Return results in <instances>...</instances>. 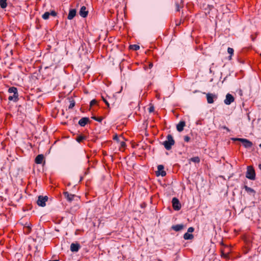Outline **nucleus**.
<instances>
[{"label":"nucleus","instance_id":"f257e3e1","mask_svg":"<svg viewBox=\"0 0 261 261\" xmlns=\"http://www.w3.org/2000/svg\"><path fill=\"white\" fill-rule=\"evenodd\" d=\"M166 139L167 140L162 144L166 150H170L172 148V146L174 145L175 140L171 134H168L166 137Z\"/></svg>","mask_w":261,"mask_h":261},{"label":"nucleus","instance_id":"f03ea898","mask_svg":"<svg viewBox=\"0 0 261 261\" xmlns=\"http://www.w3.org/2000/svg\"><path fill=\"white\" fill-rule=\"evenodd\" d=\"M256 177L255 172L254 168L252 166H248L247 167V172L246 177L250 180H255Z\"/></svg>","mask_w":261,"mask_h":261},{"label":"nucleus","instance_id":"7ed1b4c3","mask_svg":"<svg viewBox=\"0 0 261 261\" xmlns=\"http://www.w3.org/2000/svg\"><path fill=\"white\" fill-rule=\"evenodd\" d=\"M232 140L233 141H238L241 142L244 147L246 148H250L253 146L252 142L247 139L235 138H232Z\"/></svg>","mask_w":261,"mask_h":261},{"label":"nucleus","instance_id":"20e7f679","mask_svg":"<svg viewBox=\"0 0 261 261\" xmlns=\"http://www.w3.org/2000/svg\"><path fill=\"white\" fill-rule=\"evenodd\" d=\"M48 200V197L47 196H39L37 203L39 206L44 207L46 205V202Z\"/></svg>","mask_w":261,"mask_h":261},{"label":"nucleus","instance_id":"39448f33","mask_svg":"<svg viewBox=\"0 0 261 261\" xmlns=\"http://www.w3.org/2000/svg\"><path fill=\"white\" fill-rule=\"evenodd\" d=\"M172 207L174 210L179 211L181 208V204L178 198L173 197L172 200Z\"/></svg>","mask_w":261,"mask_h":261},{"label":"nucleus","instance_id":"423d86ee","mask_svg":"<svg viewBox=\"0 0 261 261\" xmlns=\"http://www.w3.org/2000/svg\"><path fill=\"white\" fill-rule=\"evenodd\" d=\"M164 166L163 165H159L158 166V171L155 172V174L157 176H162V177L166 175V172L164 170Z\"/></svg>","mask_w":261,"mask_h":261},{"label":"nucleus","instance_id":"0eeeda50","mask_svg":"<svg viewBox=\"0 0 261 261\" xmlns=\"http://www.w3.org/2000/svg\"><path fill=\"white\" fill-rule=\"evenodd\" d=\"M217 95L215 94L210 93L206 94V99L208 103L211 104L214 103V99H217Z\"/></svg>","mask_w":261,"mask_h":261},{"label":"nucleus","instance_id":"6e6552de","mask_svg":"<svg viewBox=\"0 0 261 261\" xmlns=\"http://www.w3.org/2000/svg\"><path fill=\"white\" fill-rule=\"evenodd\" d=\"M234 100V98L232 95L229 93H227L226 95V98L224 100V102L225 104L227 105H230L232 102H233Z\"/></svg>","mask_w":261,"mask_h":261},{"label":"nucleus","instance_id":"1a4fd4ad","mask_svg":"<svg viewBox=\"0 0 261 261\" xmlns=\"http://www.w3.org/2000/svg\"><path fill=\"white\" fill-rule=\"evenodd\" d=\"M63 194L68 202H71L74 197H77L75 194H70L67 191L64 192Z\"/></svg>","mask_w":261,"mask_h":261},{"label":"nucleus","instance_id":"9d476101","mask_svg":"<svg viewBox=\"0 0 261 261\" xmlns=\"http://www.w3.org/2000/svg\"><path fill=\"white\" fill-rule=\"evenodd\" d=\"M91 121L88 117H83L79 121V124L82 126H85L87 124L90 123Z\"/></svg>","mask_w":261,"mask_h":261},{"label":"nucleus","instance_id":"9b49d317","mask_svg":"<svg viewBox=\"0 0 261 261\" xmlns=\"http://www.w3.org/2000/svg\"><path fill=\"white\" fill-rule=\"evenodd\" d=\"M80 15L83 18H86L88 14V11L87 10V8L85 6H82L79 12Z\"/></svg>","mask_w":261,"mask_h":261},{"label":"nucleus","instance_id":"f8f14e48","mask_svg":"<svg viewBox=\"0 0 261 261\" xmlns=\"http://www.w3.org/2000/svg\"><path fill=\"white\" fill-rule=\"evenodd\" d=\"M81 248V245L79 243H72L70 245V250L73 252H77Z\"/></svg>","mask_w":261,"mask_h":261},{"label":"nucleus","instance_id":"ddd939ff","mask_svg":"<svg viewBox=\"0 0 261 261\" xmlns=\"http://www.w3.org/2000/svg\"><path fill=\"white\" fill-rule=\"evenodd\" d=\"M76 14V10L75 9H70L69 13L67 16V19L69 20L72 19Z\"/></svg>","mask_w":261,"mask_h":261},{"label":"nucleus","instance_id":"4468645a","mask_svg":"<svg viewBox=\"0 0 261 261\" xmlns=\"http://www.w3.org/2000/svg\"><path fill=\"white\" fill-rule=\"evenodd\" d=\"M186 126V122L184 121H180L176 125V129L178 132H181L184 129V127Z\"/></svg>","mask_w":261,"mask_h":261},{"label":"nucleus","instance_id":"2eb2a0df","mask_svg":"<svg viewBox=\"0 0 261 261\" xmlns=\"http://www.w3.org/2000/svg\"><path fill=\"white\" fill-rule=\"evenodd\" d=\"M185 228V225L182 224L174 225L171 226V229L177 232Z\"/></svg>","mask_w":261,"mask_h":261},{"label":"nucleus","instance_id":"dca6fc26","mask_svg":"<svg viewBox=\"0 0 261 261\" xmlns=\"http://www.w3.org/2000/svg\"><path fill=\"white\" fill-rule=\"evenodd\" d=\"M44 159V157L43 154H38L35 159V162L37 164H40L43 162Z\"/></svg>","mask_w":261,"mask_h":261},{"label":"nucleus","instance_id":"f3484780","mask_svg":"<svg viewBox=\"0 0 261 261\" xmlns=\"http://www.w3.org/2000/svg\"><path fill=\"white\" fill-rule=\"evenodd\" d=\"M8 92L10 93H13L14 95L19 96L17 88L15 87H10L8 90Z\"/></svg>","mask_w":261,"mask_h":261},{"label":"nucleus","instance_id":"a211bd4d","mask_svg":"<svg viewBox=\"0 0 261 261\" xmlns=\"http://www.w3.org/2000/svg\"><path fill=\"white\" fill-rule=\"evenodd\" d=\"M244 188L245 189V191L249 194H253L254 195L256 193L254 189L248 187L246 185H245L244 186Z\"/></svg>","mask_w":261,"mask_h":261},{"label":"nucleus","instance_id":"6ab92c4d","mask_svg":"<svg viewBox=\"0 0 261 261\" xmlns=\"http://www.w3.org/2000/svg\"><path fill=\"white\" fill-rule=\"evenodd\" d=\"M189 163H190L191 162H194L195 163H199L200 162V159L199 156H195V157H193V158H191L190 159H189Z\"/></svg>","mask_w":261,"mask_h":261},{"label":"nucleus","instance_id":"aec40b11","mask_svg":"<svg viewBox=\"0 0 261 261\" xmlns=\"http://www.w3.org/2000/svg\"><path fill=\"white\" fill-rule=\"evenodd\" d=\"M183 237L185 240H192L194 238V236L189 232H186L184 234Z\"/></svg>","mask_w":261,"mask_h":261},{"label":"nucleus","instance_id":"412c9836","mask_svg":"<svg viewBox=\"0 0 261 261\" xmlns=\"http://www.w3.org/2000/svg\"><path fill=\"white\" fill-rule=\"evenodd\" d=\"M18 96L17 95H14L12 96H9L8 97V100L9 101H13L14 102H17L18 100Z\"/></svg>","mask_w":261,"mask_h":261},{"label":"nucleus","instance_id":"4be33fe9","mask_svg":"<svg viewBox=\"0 0 261 261\" xmlns=\"http://www.w3.org/2000/svg\"><path fill=\"white\" fill-rule=\"evenodd\" d=\"M32 228L30 226H24L23 227V231L27 234H29L31 231Z\"/></svg>","mask_w":261,"mask_h":261},{"label":"nucleus","instance_id":"5701e85b","mask_svg":"<svg viewBox=\"0 0 261 261\" xmlns=\"http://www.w3.org/2000/svg\"><path fill=\"white\" fill-rule=\"evenodd\" d=\"M227 52L230 55L228 57V59L230 60L232 59V56L233 55L234 50L232 48L228 47L227 48Z\"/></svg>","mask_w":261,"mask_h":261},{"label":"nucleus","instance_id":"b1692460","mask_svg":"<svg viewBox=\"0 0 261 261\" xmlns=\"http://www.w3.org/2000/svg\"><path fill=\"white\" fill-rule=\"evenodd\" d=\"M7 0H0V7L2 9H5L7 6Z\"/></svg>","mask_w":261,"mask_h":261},{"label":"nucleus","instance_id":"393cba45","mask_svg":"<svg viewBox=\"0 0 261 261\" xmlns=\"http://www.w3.org/2000/svg\"><path fill=\"white\" fill-rule=\"evenodd\" d=\"M129 48L133 50H138L139 49L140 46L137 44H133L129 45Z\"/></svg>","mask_w":261,"mask_h":261},{"label":"nucleus","instance_id":"a878e982","mask_svg":"<svg viewBox=\"0 0 261 261\" xmlns=\"http://www.w3.org/2000/svg\"><path fill=\"white\" fill-rule=\"evenodd\" d=\"M86 139V137L84 135H80L77 136L76 138V140L79 143L82 142L83 140Z\"/></svg>","mask_w":261,"mask_h":261},{"label":"nucleus","instance_id":"bb28decb","mask_svg":"<svg viewBox=\"0 0 261 261\" xmlns=\"http://www.w3.org/2000/svg\"><path fill=\"white\" fill-rule=\"evenodd\" d=\"M49 16H50L49 12H46L42 15V17L44 20H47L49 18Z\"/></svg>","mask_w":261,"mask_h":261},{"label":"nucleus","instance_id":"cd10ccee","mask_svg":"<svg viewBox=\"0 0 261 261\" xmlns=\"http://www.w3.org/2000/svg\"><path fill=\"white\" fill-rule=\"evenodd\" d=\"M91 118L95 121L99 122H101L103 119V117H97L96 116H92V117H91Z\"/></svg>","mask_w":261,"mask_h":261},{"label":"nucleus","instance_id":"c85d7f7f","mask_svg":"<svg viewBox=\"0 0 261 261\" xmlns=\"http://www.w3.org/2000/svg\"><path fill=\"white\" fill-rule=\"evenodd\" d=\"M75 106V102L74 101V100H72V101H70V103L69 105V106H68V108L69 109H72Z\"/></svg>","mask_w":261,"mask_h":261},{"label":"nucleus","instance_id":"c756f323","mask_svg":"<svg viewBox=\"0 0 261 261\" xmlns=\"http://www.w3.org/2000/svg\"><path fill=\"white\" fill-rule=\"evenodd\" d=\"M154 111V106L152 105H150L149 108H148V112L150 113Z\"/></svg>","mask_w":261,"mask_h":261},{"label":"nucleus","instance_id":"7c9ffc66","mask_svg":"<svg viewBox=\"0 0 261 261\" xmlns=\"http://www.w3.org/2000/svg\"><path fill=\"white\" fill-rule=\"evenodd\" d=\"M49 14L50 16L55 17L57 15V13L55 10H51L50 12H49Z\"/></svg>","mask_w":261,"mask_h":261},{"label":"nucleus","instance_id":"2f4dec72","mask_svg":"<svg viewBox=\"0 0 261 261\" xmlns=\"http://www.w3.org/2000/svg\"><path fill=\"white\" fill-rule=\"evenodd\" d=\"M102 97V100L103 101V102L106 103V105L107 106V107L108 108L110 107V104L108 102V101L107 100V99L104 98L103 96L101 97Z\"/></svg>","mask_w":261,"mask_h":261},{"label":"nucleus","instance_id":"473e14b6","mask_svg":"<svg viewBox=\"0 0 261 261\" xmlns=\"http://www.w3.org/2000/svg\"><path fill=\"white\" fill-rule=\"evenodd\" d=\"M120 145L121 147L124 148L126 147V145L125 142L123 141H120Z\"/></svg>","mask_w":261,"mask_h":261},{"label":"nucleus","instance_id":"72a5a7b5","mask_svg":"<svg viewBox=\"0 0 261 261\" xmlns=\"http://www.w3.org/2000/svg\"><path fill=\"white\" fill-rule=\"evenodd\" d=\"M97 103V101L95 99H93L90 101V105L91 107Z\"/></svg>","mask_w":261,"mask_h":261},{"label":"nucleus","instance_id":"f704fd0d","mask_svg":"<svg viewBox=\"0 0 261 261\" xmlns=\"http://www.w3.org/2000/svg\"><path fill=\"white\" fill-rule=\"evenodd\" d=\"M184 141H185V142H189V141H190V140L191 138H190V137L189 136H184Z\"/></svg>","mask_w":261,"mask_h":261},{"label":"nucleus","instance_id":"c9c22d12","mask_svg":"<svg viewBox=\"0 0 261 261\" xmlns=\"http://www.w3.org/2000/svg\"><path fill=\"white\" fill-rule=\"evenodd\" d=\"M113 140H115L116 141H117L118 142H120V140L119 139V137L117 135H115L114 137H113Z\"/></svg>","mask_w":261,"mask_h":261},{"label":"nucleus","instance_id":"e433bc0d","mask_svg":"<svg viewBox=\"0 0 261 261\" xmlns=\"http://www.w3.org/2000/svg\"><path fill=\"white\" fill-rule=\"evenodd\" d=\"M194 231V228L193 227H190L188 229L187 232H193Z\"/></svg>","mask_w":261,"mask_h":261},{"label":"nucleus","instance_id":"4c0bfd02","mask_svg":"<svg viewBox=\"0 0 261 261\" xmlns=\"http://www.w3.org/2000/svg\"><path fill=\"white\" fill-rule=\"evenodd\" d=\"M146 205H147V204H146V203L145 202H143V203H142L141 204L140 206H141L142 208H144L145 207H146Z\"/></svg>","mask_w":261,"mask_h":261},{"label":"nucleus","instance_id":"58836bf2","mask_svg":"<svg viewBox=\"0 0 261 261\" xmlns=\"http://www.w3.org/2000/svg\"><path fill=\"white\" fill-rule=\"evenodd\" d=\"M222 128L224 129H226L227 130V132H229L230 131V129H229V128H228L226 126H222Z\"/></svg>","mask_w":261,"mask_h":261},{"label":"nucleus","instance_id":"ea45409f","mask_svg":"<svg viewBox=\"0 0 261 261\" xmlns=\"http://www.w3.org/2000/svg\"><path fill=\"white\" fill-rule=\"evenodd\" d=\"M153 67V63L152 62H149L148 68L151 69Z\"/></svg>","mask_w":261,"mask_h":261},{"label":"nucleus","instance_id":"a19ab883","mask_svg":"<svg viewBox=\"0 0 261 261\" xmlns=\"http://www.w3.org/2000/svg\"><path fill=\"white\" fill-rule=\"evenodd\" d=\"M176 11H179V4L178 3L176 4Z\"/></svg>","mask_w":261,"mask_h":261},{"label":"nucleus","instance_id":"79ce46f5","mask_svg":"<svg viewBox=\"0 0 261 261\" xmlns=\"http://www.w3.org/2000/svg\"><path fill=\"white\" fill-rule=\"evenodd\" d=\"M222 256H224V257H226V258L228 257V255L226 254H225L224 253H222Z\"/></svg>","mask_w":261,"mask_h":261},{"label":"nucleus","instance_id":"37998d69","mask_svg":"<svg viewBox=\"0 0 261 261\" xmlns=\"http://www.w3.org/2000/svg\"><path fill=\"white\" fill-rule=\"evenodd\" d=\"M48 261H59V259H55V260H48Z\"/></svg>","mask_w":261,"mask_h":261},{"label":"nucleus","instance_id":"c03bdc74","mask_svg":"<svg viewBox=\"0 0 261 261\" xmlns=\"http://www.w3.org/2000/svg\"><path fill=\"white\" fill-rule=\"evenodd\" d=\"M259 169L261 170V164L258 166Z\"/></svg>","mask_w":261,"mask_h":261},{"label":"nucleus","instance_id":"a18cd8bd","mask_svg":"<svg viewBox=\"0 0 261 261\" xmlns=\"http://www.w3.org/2000/svg\"><path fill=\"white\" fill-rule=\"evenodd\" d=\"M144 69H145V70H146L147 67H146V66H145V67H144Z\"/></svg>","mask_w":261,"mask_h":261},{"label":"nucleus","instance_id":"49530a36","mask_svg":"<svg viewBox=\"0 0 261 261\" xmlns=\"http://www.w3.org/2000/svg\"><path fill=\"white\" fill-rule=\"evenodd\" d=\"M259 146L261 148V143L259 145Z\"/></svg>","mask_w":261,"mask_h":261}]
</instances>
